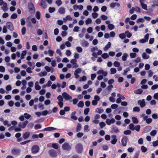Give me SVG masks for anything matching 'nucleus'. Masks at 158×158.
<instances>
[{"label":"nucleus","mask_w":158,"mask_h":158,"mask_svg":"<svg viewBox=\"0 0 158 158\" xmlns=\"http://www.w3.org/2000/svg\"><path fill=\"white\" fill-rule=\"evenodd\" d=\"M75 149L77 152L79 153H81L83 150V147L82 144L80 143H78L75 146Z\"/></svg>","instance_id":"obj_1"},{"label":"nucleus","mask_w":158,"mask_h":158,"mask_svg":"<svg viewBox=\"0 0 158 158\" xmlns=\"http://www.w3.org/2000/svg\"><path fill=\"white\" fill-rule=\"evenodd\" d=\"M63 149L66 151H69L71 149V146L68 143H64L62 146Z\"/></svg>","instance_id":"obj_2"},{"label":"nucleus","mask_w":158,"mask_h":158,"mask_svg":"<svg viewBox=\"0 0 158 158\" xmlns=\"http://www.w3.org/2000/svg\"><path fill=\"white\" fill-rule=\"evenodd\" d=\"M40 150V148L38 146L35 145L33 146L31 149L32 153L33 154L37 153Z\"/></svg>","instance_id":"obj_3"},{"label":"nucleus","mask_w":158,"mask_h":158,"mask_svg":"<svg viewBox=\"0 0 158 158\" xmlns=\"http://www.w3.org/2000/svg\"><path fill=\"white\" fill-rule=\"evenodd\" d=\"M50 156L52 157H55L57 156V153L56 151L54 149H51L48 151Z\"/></svg>","instance_id":"obj_4"},{"label":"nucleus","mask_w":158,"mask_h":158,"mask_svg":"<svg viewBox=\"0 0 158 158\" xmlns=\"http://www.w3.org/2000/svg\"><path fill=\"white\" fill-rule=\"evenodd\" d=\"M62 95L66 101H68L72 99V97L65 92H63L62 94Z\"/></svg>","instance_id":"obj_5"},{"label":"nucleus","mask_w":158,"mask_h":158,"mask_svg":"<svg viewBox=\"0 0 158 158\" xmlns=\"http://www.w3.org/2000/svg\"><path fill=\"white\" fill-rule=\"evenodd\" d=\"M28 123V122L27 120H26L23 123L22 122L19 123L18 124V126L19 127L24 128Z\"/></svg>","instance_id":"obj_6"},{"label":"nucleus","mask_w":158,"mask_h":158,"mask_svg":"<svg viewBox=\"0 0 158 158\" xmlns=\"http://www.w3.org/2000/svg\"><path fill=\"white\" fill-rule=\"evenodd\" d=\"M20 153V151L19 149L14 148L11 151L12 154L14 155L18 156Z\"/></svg>","instance_id":"obj_7"},{"label":"nucleus","mask_w":158,"mask_h":158,"mask_svg":"<svg viewBox=\"0 0 158 158\" xmlns=\"http://www.w3.org/2000/svg\"><path fill=\"white\" fill-rule=\"evenodd\" d=\"M6 27H7L8 29L10 31H13L14 30L13 25L12 23L10 22H9L6 23Z\"/></svg>","instance_id":"obj_8"},{"label":"nucleus","mask_w":158,"mask_h":158,"mask_svg":"<svg viewBox=\"0 0 158 158\" xmlns=\"http://www.w3.org/2000/svg\"><path fill=\"white\" fill-rule=\"evenodd\" d=\"M127 139V137L126 136H124L122 139L121 140V142L123 146H126Z\"/></svg>","instance_id":"obj_9"},{"label":"nucleus","mask_w":158,"mask_h":158,"mask_svg":"<svg viewBox=\"0 0 158 158\" xmlns=\"http://www.w3.org/2000/svg\"><path fill=\"white\" fill-rule=\"evenodd\" d=\"M77 60L75 59H73L70 61V62L73 64V68H77L78 67V64L76 63Z\"/></svg>","instance_id":"obj_10"},{"label":"nucleus","mask_w":158,"mask_h":158,"mask_svg":"<svg viewBox=\"0 0 158 158\" xmlns=\"http://www.w3.org/2000/svg\"><path fill=\"white\" fill-rule=\"evenodd\" d=\"M138 103L140 105V106L143 108L146 105L144 100L143 99L142 100H139L138 101Z\"/></svg>","instance_id":"obj_11"},{"label":"nucleus","mask_w":158,"mask_h":158,"mask_svg":"<svg viewBox=\"0 0 158 158\" xmlns=\"http://www.w3.org/2000/svg\"><path fill=\"white\" fill-rule=\"evenodd\" d=\"M28 7L30 11H34L35 8L32 3H30L28 4Z\"/></svg>","instance_id":"obj_12"},{"label":"nucleus","mask_w":158,"mask_h":158,"mask_svg":"<svg viewBox=\"0 0 158 158\" xmlns=\"http://www.w3.org/2000/svg\"><path fill=\"white\" fill-rule=\"evenodd\" d=\"M39 6H42L44 9H45L47 7V5L46 2L44 0H42L41 1L40 3L39 4Z\"/></svg>","instance_id":"obj_13"},{"label":"nucleus","mask_w":158,"mask_h":158,"mask_svg":"<svg viewBox=\"0 0 158 158\" xmlns=\"http://www.w3.org/2000/svg\"><path fill=\"white\" fill-rule=\"evenodd\" d=\"M73 8L75 10H77V9H79L80 10H81L83 9V6L81 5L78 6L77 5H75L73 6Z\"/></svg>","instance_id":"obj_14"},{"label":"nucleus","mask_w":158,"mask_h":158,"mask_svg":"<svg viewBox=\"0 0 158 158\" xmlns=\"http://www.w3.org/2000/svg\"><path fill=\"white\" fill-rule=\"evenodd\" d=\"M81 44L82 46L86 47L88 46L89 44L87 41L83 40L81 42Z\"/></svg>","instance_id":"obj_15"},{"label":"nucleus","mask_w":158,"mask_h":158,"mask_svg":"<svg viewBox=\"0 0 158 158\" xmlns=\"http://www.w3.org/2000/svg\"><path fill=\"white\" fill-rule=\"evenodd\" d=\"M76 111H74L73 112L71 115V118L72 119H74V120H76L77 119V117L76 116Z\"/></svg>","instance_id":"obj_16"},{"label":"nucleus","mask_w":158,"mask_h":158,"mask_svg":"<svg viewBox=\"0 0 158 158\" xmlns=\"http://www.w3.org/2000/svg\"><path fill=\"white\" fill-rule=\"evenodd\" d=\"M56 129V128L52 127H49L45 128L44 131H51L54 130Z\"/></svg>","instance_id":"obj_17"},{"label":"nucleus","mask_w":158,"mask_h":158,"mask_svg":"<svg viewBox=\"0 0 158 158\" xmlns=\"http://www.w3.org/2000/svg\"><path fill=\"white\" fill-rule=\"evenodd\" d=\"M58 12L61 14H64L65 13V8L62 7H60L58 10Z\"/></svg>","instance_id":"obj_18"},{"label":"nucleus","mask_w":158,"mask_h":158,"mask_svg":"<svg viewBox=\"0 0 158 158\" xmlns=\"http://www.w3.org/2000/svg\"><path fill=\"white\" fill-rule=\"evenodd\" d=\"M111 46V43L109 42L107 44L105 47L104 48V50L105 51H106L108 49L110 48Z\"/></svg>","instance_id":"obj_19"},{"label":"nucleus","mask_w":158,"mask_h":158,"mask_svg":"<svg viewBox=\"0 0 158 158\" xmlns=\"http://www.w3.org/2000/svg\"><path fill=\"white\" fill-rule=\"evenodd\" d=\"M30 135L29 132H26L23 135V137L24 139H27L29 137Z\"/></svg>","instance_id":"obj_20"},{"label":"nucleus","mask_w":158,"mask_h":158,"mask_svg":"<svg viewBox=\"0 0 158 158\" xmlns=\"http://www.w3.org/2000/svg\"><path fill=\"white\" fill-rule=\"evenodd\" d=\"M1 8L4 11H6L8 10L7 4V3H5L3 6L1 7Z\"/></svg>","instance_id":"obj_21"},{"label":"nucleus","mask_w":158,"mask_h":158,"mask_svg":"<svg viewBox=\"0 0 158 158\" xmlns=\"http://www.w3.org/2000/svg\"><path fill=\"white\" fill-rule=\"evenodd\" d=\"M128 56V55L127 53H124L122 57V59L123 60L125 61L126 60L127 57Z\"/></svg>","instance_id":"obj_22"},{"label":"nucleus","mask_w":158,"mask_h":158,"mask_svg":"<svg viewBox=\"0 0 158 158\" xmlns=\"http://www.w3.org/2000/svg\"><path fill=\"white\" fill-rule=\"evenodd\" d=\"M113 133H118L119 132V130L117 127H114L112 128Z\"/></svg>","instance_id":"obj_23"},{"label":"nucleus","mask_w":158,"mask_h":158,"mask_svg":"<svg viewBox=\"0 0 158 158\" xmlns=\"http://www.w3.org/2000/svg\"><path fill=\"white\" fill-rule=\"evenodd\" d=\"M143 90L141 89H138L134 91L135 93L136 94H141L143 92Z\"/></svg>","instance_id":"obj_24"},{"label":"nucleus","mask_w":158,"mask_h":158,"mask_svg":"<svg viewBox=\"0 0 158 158\" xmlns=\"http://www.w3.org/2000/svg\"><path fill=\"white\" fill-rule=\"evenodd\" d=\"M81 125L80 123H78L76 128V131L79 132L81 131Z\"/></svg>","instance_id":"obj_25"},{"label":"nucleus","mask_w":158,"mask_h":158,"mask_svg":"<svg viewBox=\"0 0 158 158\" xmlns=\"http://www.w3.org/2000/svg\"><path fill=\"white\" fill-rule=\"evenodd\" d=\"M142 57L143 59H147L149 58V56L147 55L146 53L143 52L142 55Z\"/></svg>","instance_id":"obj_26"},{"label":"nucleus","mask_w":158,"mask_h":158,"mask_svg":"<svg viewBox=\"0 0 158 158\" xmlns=\"http://www.w3.org/2000/svg\"><path fill=\"white\" fill-rule=\"evenodd\" d=\"M84 106V103L82 101H80L77 104V106L79 107L82 108Z\"/></svg>","instance_id":"obj_27"},{"label":"nucleus","mask_w":158,"mask_h":158,"mask_svg":"<svg viewBox=\"0 0 158 158\" xmlns=\"http://www.w3.org/2000/svg\"><path fill=\"white\" fill-rule=\"evenodd\" d=\"M8 123L9 122L6 120L4 121L3 122V124L4 125H6L7 127H10L11 124L10 123Z\"/></svg>","instance_id":"obj_28"},{"label":"nucleus","mask_w":158,"mask_h":158,"mask_svg":"<svg viewBox=\"0 0 158 158\" xmlns=\"http://www.w3.org/2000/svg\"><path fill=\"white\" fill-rule=\"evenodd\" d=\"M47 74V73L45 71L42 72L40 73L39 74V75L41 77L42 76H44L46 75Z\"/></svg>","instance_id":"obj_29"},{"label":"nucleus","mask_w":158,"mask_h":158,"mask_svg":"<svg viewBox=\"0 0 158 158\" xmlns=\"http://www.w3.org/2000/svg\"><path fill=\"white\" fill-rule=\"evenodd\" d=\"M110 74H113L115 73L116 72V70L115 68H112L110 69Z\"/></svg>","instance_id":"obj_30"},{"label":"nucleus","mask_w":158,"mask_h":158,"mask_svg":"<svg viewBox=\"0 0 158 158\" xmlns=\"http://www.w3.org/2000/svg\"><path fill=\"white\" fill-rule=\"evenodd\" d=\"M132 120L134 123L137 124L138 123V121L137 119L135 117H133L132 118Z\"/></svg>","instance_id":"obj_31"},{"label":"nucleus","mask_w":158,"mask_h":158,"mask_svg":"<svg viewBox=\"0 0 158 158\" xmlns=\"http://www.w3.org/2000/svg\"><path fill=\"white\" fill-rule=\"evenodd\" d=\"M25 19L24 18H22L20 19L21 24L22 26H24L26 22Z\"/></svg>","instance_id":"obj_32"},{"label":"nucleus","mask_w":158,"mask_h":158,"mask_svg":"<svg viewBox=\"0 0 158 158\" xmlns=\"http://www.w3.org/2000/svg\"><path fill=\"white\" fill-rule=\"evenodd\" d=\"M140 110V109L139 107L136 106L133 108V111L136 112H139Z\"/></svg>","instance_id":"obj_33"},{"label":"nucleus","mask_w":158,"mask_h":158,"mask_svg":"<svg viewBox=\"0 0 158 158\" xmlns=\"http://www.w3.org/2000/svg\"><path fill=\"white\" fill-rule=\"evenodd\" d=\"M131 133V132L130 130H127L124 131L123 133L125 135H130Z\"/></svg>","instance_id":"obj_34"},{"label":"nucleus","mask_w":158,"mask_h":158,"mask_svg":"<svg viewBox=\"0 0 158 158\" xmlns=\"http://www.w3.org/2000/svg\"><path fill=\"white\" fill-rule=\"evenodd\" d=\"M119 37L121 39H125L126 37V35L124 33H121L119 34Z\"/></svg>","instance_id":"obj_35"},{"label":"nucleus","mask_w":158,"mask_h":158,"mask_svg":"<svg viewBox=\"0 0 158 158\" xmlns=\"http://www.w3.org/2000/svg\"><path fill=\"white\" fill-rule=\"evenodd\" d=\"M86 77L85 76H83L79 78V81H85L86 80Z\"/></svg>","instance_id":"obj_36"},{"label":"nucleus","mask_w":158,"mask_h":158,"mask_svg":"<svg viewBox=\"0 0 158 158\" xmlns=\"http://www.w3.org/2000/svg\"><path fill=\"white\" fill-rule=\"evenodd\" d=\"M135 127L134 125L132 123H131L129 125V128L131 130L134 131L135 130Z\"/></svg>","instance_id":"obj_37"},{"label":"nucleus","mask_w":158,"mask_h":158,"mask_svg":"<svg viewBox=\"0 0 158 158\" xmlns=\"http://www.w3.org/2000/svg\"><path fill=\"white\" fill-rule=\"evenodd\" d=\"M55 3L58 6H59L62 4V2L61 0H58L56 1Z\"/></svg>","instance_id":"obj_38"},{"label":"nucleus","mask_w":158,"mask_h":158,"mask_svg":"<svg viewBox=\"0 0 158 158\" xmlns=\"http://www.w3.org/2000/svg\"><path fill=\"white\" fill-rule=\"evenodd\" d=\"M26 31V27H23L21 29V32L22 35H23L25 34Z\"/></svg>","instance_id":"obj_39"},{"label":"nucleus","mask_w":158,"mask_h":158,"mask_svg":"<svg viewBox=\"0 0 158 158\" xmlns=\"http://www.w3.org/2000/svg\"><path fill=\"white\" fill-rule=\"evenodd\" d=\"M139 154V151H137L134 154L133 158H138Z\"/></svg>","instance_id":"obj_40"},{"label":"nucleus","mask_w":158,"mask_h":158,"mask_svg":"<svg viewBox=\"0 0 158 158\" xmlns=\"http://www.w3.org/2000/svg\"><path fill=\"white\" fill-rule=\"evenodd\" d=\"M102 57L104 59H106L109 57V55L107 53H104L102 54Z\"/></svg>","instance_id":"obj_41"},{"label":"nucleus","mask_w":158,"mask_h":158,"mask_svg":"<svg viewBox=\"0 0 158 158\" xmlns=\"http://www.w3.org/2000/svg\"><path fill=\"white\" fill-rule=\"evenodd\" d=\"M96 112L99 114L103 113L104 111V110L101 108H98L97 109Z\"/></svg>","instance_id":"obj_42"},{"label":"nucleus","mask_w":158,"mask_h":158,"mask_svg":"<svg viewBox=\"0 0 158 158\" xmlns=\"http://www.w3.org/2000/svg\"><path fill=\"white\" fill-rule=\"evenodd\" d=\"M144 22V20L143 18H141L137 19L136 20V22L139 23V22L143 23Z\"/></svg>","instance_id":"obj_43"},{"label":"nucleus","mask_w":158,"mask_h":158,"mask_svg":"<svg viewBox=\"0 0 158 158\" xmlns=\"http://www.w3.org/2000/svg\"><path fill=\"white\" fill-rule=\"evenodd\" d=\"M108 27V28L110 30H112L114 28V25L112 24H109Z\"/></svg>","instance_id":"obj_44"},{"label":"nucleus","mask_w":158,"mask_h":158,"mask_svg":"<svg viewBox=\"0 0 158 158\" xmlns=\"http://www.w3.org/2000/svg\"><path fill=\"white\" fill-rule=\"evenodd\" d=\"M40 11H37L36 13V17L38 19H39L40 18Z\"/></svg>","instance_id":"obj_45"},{"label":"nucleus","mask_w":158,"mask_h":158,"mask_svg":"<svg viewBox=\"0 0 158 158\" xmlns=\"http://www.w3.org/2000/svg\"><path fill=\"white\" fill-rule=\"evenodd\" d=\"M113 64L115 67H118L120 65V64L118 61H115L114 62Z\"/></svg>","instance_id":"obj_46"},{"label":"nucleus","mask_w":158,"mask_h":158,"mask_svg":"<svg viewBox=\"0 0 158 158\" xmlns=\"http://www.w3.org/2000/svg\"><path fill=\"white\" fill-rule=\"evenodd\" d=\"M125 34H127V36L128 38H130L132 36L131 33H130L128 31H126L125 32Z\"/></svg>","instance_id":"obj_47"},{"label":"nucleus","mask_w":158,"mask_h":158,"mask_svg":"<svg viewBox=\"0 0 158 158\" xmlns=\"http://www.w3.org/2000/svg\"><path fill=\"white\" fill-rule=\"evenodd\" d=\"M55 10V9L54 7H50L49 8L48 10L50 13H52L54 12Z\"/></svg>","instance_id":"obj_48"},{"label":"nucleus","mask_w":158,"mask_h":158,"mask_svg":"<svg viewBox=\"0 0 158 158\" xmlns=\"http://www.w3.org/2000/svg\"><path fill=\"white\" fill-rule=\"evenodd\" d=\"M141 5L143 9H144L145 10H147V6L146 4H141Z\"/></svg>","instance_id":"obj_49"},{"label":"nucleus","mask_w":158,"mask_h":158,"mask_svg":"<svg viewBox=\"0 0 158 158\" xmlns=\"http://www.w3.org/2000/svg\"><path fill=\"white\" fill-rule=\"evenodd\" d=\"M156 134V130L152 131L150 132V134L151 136H154Z\"/></svg>","instance_id":"obj_50"},{"label":"nucleus","mask_w":158,"mask_h":158,"mask_svg":"<svg viewBox=\"0 0 158 158\" xmlns=\"http://www.w3.org/2000/svg\"><path fill=\"white\" fill-rule=\"evenodd\" d=\"M92 22V20L90 18H88L86 21H85V23L86 24H88L89 23H91Z\"/></svg>","instance_id":"obj_51"},{"label":"nucleus","mask_w":158,"mask_h":158,"mask_svg":"<svg viewBox=\"0 0 158 158\" xmlns=\"http://www.w3.org/2000/svg\"><path fill=\"white\" fill-rule=\"evenodd\" d=\"M141 150L143 152H145L147 150V148L143 146H142L141 147Z\"/></svg>","instance_id":"obj_52"},{"label":"nucleus","mask_w":158,"mask_h":158,"mask_svg":"<svg viewBox=\"0 0 158 158\" xmlns=\"http://www.w3.org/2000/svg\"><path fill=\"white\" fill-rule=\"evenodd\" d=\"M49 55L50 56H52L54 54V52L51 50H49L48 51Z\"/></svg>","instance_id":"obj_53"},{"label":"nucleus","mask_w":158,"mask_h":158,"mask_svg":"<svg viewBox=\"0 0 158 158\" xmlns=\"http://www.w3.org/2000/svg\"><path fill=\"white\" fill-rule=\"evenodd\" d=\"M81 68H78L75 70L74 73L77 74H80L81 73Z\"/></svg>","instance_id":"obj_54"},{"label":"nucleus","mask_w":158,"mask_h":158,"mask_svg":"<svg viewBox=\"0 0 158 158\" xmlns=\"http://www.w3.org/2000/svg\"><path fill=\"white\" fill-rule=\"evenodd\" d=\"M24 116L27 119H29L31 117V115L27 113H25L24 114Z\"/></svg>","instance_id":"obj_55"},{"label":"nucleus","mask_w":158,"mask_h":158,"mask_svg":"<svg viewBox=\"0 0 158 158\" xmlns=\"http://www.w3.org/2000/svg\"><path fill=\"white\" fill-rule=\"evenodd\" d=\"M52 147L56 149H57L58 148V146L57 144L56 143H53L52 144Z\"/></svg>","instance_id":"obj_56"},{"label":"nucleus","mask_w":158,"mask_h":158,"mask_svg":"<svg viewBox=\"0 0 158 158\" xmlns=\"http://www.w3.org/2000/svg\"><path fill=\"white\" fill-rule=\"evenodd\" d=\"M99 125L100 127L101 128H102L106 125V124L104 122H102L99 123Z\"/></svg>","instance_id":"obj_57"},{"label":"nucleus","mask_w":158,"mask_h":158,"mask_svg":"<svg viewBox=\"0 0 158 158\" xmlns=\"http://www.w3.org/2000/svg\"><path fill=\"white\" fill-rule=\"evenodd\" d=\"M76 50L78 52H81L82 51V48L80 47H76Z\"/></svg>","instance_id":"obj_58"},{"label":"nucleus","mask_w":158,"mask_h":158,"mask_svg":"<svg viewBox=\"0 0 158 158\" xmlns=\"http://www.w3.org/2000/svg\"><path fill=\"white\" fill-rule=\"evenodd\" d=\"M89 126L87 125H85L84 127V130L85 132H88L89 131L88 129Z\"/></svg>","instance_id":"obj_59"},{"label":"nucleus","mask_w":158,"mask_h":158,"mask_svg":"<svg viewBox=\"0 0 158 158\" xmlns=\"http://www.w3.org/2000/svg\"><path fill=\"white\" fill-rule=\"evenodd\" d=\"M17 17V15L16 14H13L11 16V18L12 19H15Z\"/></svg>","instance_id":"obj_60"},{"label":"nucleus","mask_w":158,"mask_h":158,"mask_svg":"<svg viewBox=\"0 0 158 158\" xmlns=\"http://www.w3.org/2000/svg\"><path fill=\"white\" fill-rule=\"evenodd\" d=\"M57 99L59 102H63V97L61 95H60L58 96Z\"/></svg>","instance_id":"obj_61"},{"label":"nucleus","mask_w":158,"mask_h":158,"mask_svg":"<svg viewBox=\"0 0 158 158\" xmlns=\"http://www.w3.org/2000/svg\"><path fill=\"white\" fill-rule=\"evenodd\" d=\"M118 107V105L116 104H113L111 106V108L112 109H115Z\"/></svg>","instance_id":"obj_62"},{"label":"nucleus","mask_w":158,"mask_h":158,"mask_svg":"<svg viewBox=\"0 0 158 158\" xmlns=\"http://www.w3.org/2000/svg\"><path fill=\"white\" fill-rule=\"evenodd\" d=\"M92 15V17L94 19L96 18L98 16V14L96 12L93 13Z\"/></svg>","instance_id":"obj_63"},{"label":"nucleus","mask_w":158,"mask_h":158,"mask_svg":"<svg viewBox=\"0 0 158 158\" xmlns=\"http://www.w3.org/2000/svg\"><path fill=\"white\" fill-rule=\"evenodd\" d=\"M89 111V108H87L85 109L84 110V114L85 115H87Z\"/></svg>","instance_id":"obj_64"}]
</instances>
